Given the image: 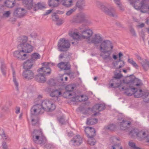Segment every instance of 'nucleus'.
<instances>
[{
  "instance_id": "obj_46",
  "label": "nucleus",
  "mask_w": 149,
  "mask_h": 149,
  "mask_svg": "<svg viewBox=\"0 0 149 149\" xmlns=\"http://www.w3.org/2000/svg\"><path fill=\"white\" fill-rule=\"evenodd\" d=\"M115 3L118 6L119 9L121 11H123L124 10V7L122 6L120 2V0H114Z\"/></svg>"
},
{
  "instance_id": "obj_15",
  "label": "nucleus",
  "mask_w": 149,
  "mask_h": 149,
  "mask_svg": "<svg viewBox=\"0 0 149 149\" xmlns=\"http://www.w3.org/2000/svg\"><path fill=\"white\" fill-rule=\"evenodd\" d=\"M110 82H111L110 86L112 88H116L119 87L120 89V88L123 87L121 85V81L120 79H117L113 78Z\"/></svg>"
},
{
  "instance_id": "obj_8",
  "label": "nucleus",
  "mask_w": 149,
  "mask_h": 149,
  "mask_svg": "<svg viewBox=\"0 0 149 149\" xmlns=\"http://www.w3.org/2000/svg\"><path fill=\"white\" fill-rule=\"evenodd\" d=\"M70 46V44L68 40L65 38H61L58 43V50L61 52H64L67 50Z\"/></svg>"
},
{
  "instance_id": "obj_22",
  "label": "nucleus",
  "mask_w": 149,
  "mask_h": 149,
  "mask_svg": "<svg viewBox=\"0 0 149 149\" xmlns=\"http://www.w3.org/2000/svg\"><path fill=\"white\" fill-rule=\"evenodd\" d=\"M33 65V62L30 59H28L23 63V67L26 70H28L32 68Z\"/></svg>"
},
{
  "instance_id": "obj_43",
  "label": "nucleus",
  "mask_w": 149,
  "mask_h": 149,
  "mask_svg": "<svg viewBox=\"0 0 149 149\" xmlns=\"http://www.w3.org/2000/svg\"><path fill=\"white\" fill-rule=\"evenodd\" d=\"M71 55V54L68 52H65V53L61 54H60L59 58L62 59L63 58L68 57L69 56Z\"/></svg>"
},
{
  "instance_id": "obj_25",
  "label": "nucleus",
  "mask_w": 149,
  "mask_h": 149,
  "mask_svg": "<svg viewBox=\"0 0 149 149\" xmlns=\"http://www.w3.org/2000/svg\"><path fill=\"white\" fill-rule=\"evenodd\" d=\"M33 0H23V4L28 9H31L33 7Z\"/></svg>"
},
{
  "instance_id": "obj_64",
  "label": "nucleus",
  "mask_w": 149,
  "mask_h": 149,
  "mask_svg": "<svg viewBox=\"0 0 149 149\" xmlns=\"http://www.w3.org/2000/svg\"><path fill=\"white\" fill-rule=\"evenodd\" d=\"M99 111H101L104 109L105 106L102 104H99Z\"/></svg>"
},
{
  "instance_id": "obj_42",
  "label": "nucleus",
  "mask_w": 149,
  "mask_h": 149,
  "mask_svg": "<svg viewBox=\"0 0 149 149\" xmlns=\"http://www.w3.org/2000/svg\"><path fill=\"white\" fill-rule=\"evenodd\" d=\"M138 131L139 130L137 129H133L130 132L129 134L133 138L136 136L137 137V134L138 133Z\"/></svg>"
},
{
  "instance_id": "obj_1",
  "label": "nucleus",
  "mask_w": 149,
  "mask_h": 149,
  "mask_svg": "<svg viewBox=\"0 0 149 149\" xmlns=\"http://www.w3.org/2000/svg\"><path fill=\"white\" fill-rule=\"evenodd\" d=\"M88 43H93L95 45L100 43L99 49L101 52L100 54V56L103 60L107 61L112 59L111 55L113 52V46L110 40H103V38L100 35L95 34L90 40H88Z\"/></svg>"
},
{
  "instance_id": "obj_21",
  "label": "nucleus",
  "mask_w": 149,
  "mask_h": 149,
  "mask_svg": "<svg viewBox=\"0 0 149 149\" xmlns=\"http://www.w3.org/2000/svg\"><path fill=\"white\" fill-rule=\"evenodd\" d=\"M13 76V81L15 86V88L17 91L19 90V83L16 78V74L15 71L13 66H11Z\"/></svg>"
},
{
  "instance_id": "obj_34",
  "label": "nucleus",
  "mask_w": 149,
  "mask_h": 149,
  "mask_svg": "<svg viewBox=\"0 0 149 149\" xmlns=\"http://www.w3.org/2000/svg\"><path fill=\"white\" fill-rule=\"evenodd\" d=\"M33 10L35 11L38 9H41L43 8H45V6L40 3H38L37 4L34 5L33 4Z\"/></svg>"
},
{
  "instance_id": "obj_11",
  "label": "nucleus",
  "mask_w": 149,
  "mask_h": 149,
  "mask_svg": "<svg viewBox=\"0 0 149 149\" xmlns=\"http://www.w3.org/2000/svg\"><path fill=\"white\" fill-rule=\"evenodd\" d=\"M134 86H130L126 87L125 86H124L120 88V91H123L124 90L125 94L128 96H130L134 94V91L135 90Z\"/></svg>"
},
{
  "instance_id": "obj_36",
  "label": "nucleus",
  "mask_w": 149,
  "mask_h": 149,
  "mask_svg": "<svg viewBox=\"0 0 149 149\" xmlns=\"http://www.w3.org/2000/svg\"><path fill=\"white\" fill-rule=\"evenodd\" d=\"M32 124L33 126H36L38 124L39 118L37 116H35L34 117L31 116Z\"/></svg>"
},
{
  "instance_id": "obj_37",
  "label": "nucleus",
  "mask_w": 149,
  "mask_h": 149,
  "mask_svg": "<svg viewBox=\"0 0 149 149\" xmlns=\"http://www.w3.org/2000/svg\"><path fill=\"white\" fill-rule=\"evenodd\" d=\"M51 1H53L52 3H51L50 2L49 3V5L52 7H56L58 6L59 4V0H54L52 1L50 0Z\"/></svg>"
},
{
  "instance_id": "obj_26",
  "label": "nucleus",
  "mask_w": 149,
  "mask_h": 149,
  "mask_svg": "<svg viewBox=\"0 0 149 149\" xmlns=\"http://www.w3.org/2000/svg\"><path fill=\"white\" fill-rule=\"evenodd\" d=\"M45 75L42 73H40L36 76V80L39 82H43L45 81V78L44 77Z\"/></svg>"
},
{
  "instance_id": "obj_31",
  "label": "nucleus",
  "mask_w": 149,
  "mask_h": 149,
  "mask_svg": "<svg viewBox=\"0 0 149 149\" xmlns=\"http://www.w3.org/2000/svg\"><path fill=\"white\" fill-rule=\"evenodd\" d=\"M97 122V120L95 118H89L87 119L86 124L87 125H93L96 123Z\"/></svg>"
},
{
  "instance_id": "obj_24",
  "label": "nucleus",
  "mask_w": 149,
  "mask_h": 149,
  "mask_svg": "<svg viewBox=\"0 0 149 149\" xmlns=\"http://www.w3.org/2000/svg\"><path fill=\"white\" fill-rule=\"evenodd\" d=\"M147 133L146 131L143 130L138 131L137 134V138L139 140H142L144 139H146Z\"/></svg>"
},
{
  "instance_id": "obj_59",
  "label": "nucleus",
  "mask_w": 149,
  "mask_h": 149,
  "mask_svg": "<svg viewBox=\"0 0 149 149\" xmlns=\"http://www.w3.org/2000/svg\"><path fill=\"white\" fill-rule=\"evenodd\" d=\"M130 31L132 36L134 37L136 36V34L134 29L132 27L131 28Z\"/></svg>"
},
{
  "instance_id": "obj_38",
  "label": "nucleus",
  "mask_w": 149,
  "mask_h": 149,
  "mask_svg": "<svg viewBox=\"0 0 149 149\" xmlns=\"http://www.w3.org/2000/svg\"><path fill=\"white\" fill-rule=\"evenodd\" d=\"M0 68L3 75L4 76H6V66L5 64L3 63H2L1 64Z\"/></svg>"
},
{
  "instance_id": "obj_6",
  "label": "nucleus",
  "mask_w": 149,
  "mask_h": 149,
  "mask_svg": "<svg viewBox=\"0 0 149 149\" xmlns=\"http://www.w3.org/2000/svg\"><path fill=\"white\" fill-rule=\"evenodd\" d=\"M124 83L126 85V87L129 86H138L141 84V80L135 77L134 76L132 75L126 77L123 80Z\"/></svg>"
},
{
  "instance_id": "obj_57",
  "label": "nucleus",
  "mask_w": 149,
  "mask_h": 149,
  "mask_svg": "<svg viewBox=\"0 0 149 149\" xmlns=\"http://www.w3.org/2000/svg\"><path fill=\"white\" fill-rule=\"evenodd\" d=\"M76 9V8H73L68 11L66 13V15L67 16H70L75 11Z\"/></svg>"
},
{
  "instance_id": "obj_52",
  "label": "nucleus",
  "mask_w": 149,
  "mask_h": 149,
  "mask_svg": "<svg viewBox=\"0 0 149 149\" xmlns=\"http://www.w3.org/2000/svg\"><path fill=\"white\" fill-rule=\"evenodd\" d=\"M70 92L66 91L63 94V97L65 98H69L70 97L72 96V94L70 93Z\"/></svg>"
},
{
  "instance_id": "obj_44",
  "label": "nucleus",
  "mask_w": 149,
  "mask_h": 149,
  "mask_svg": "<svg viewBox=\"0 0 149 149\" xmlns=\"http://www.w3.org/2000/svg\"><path fill=\"white\" fill-rule=\"evenodd\" d=\"M121 71H120L119 73H117L116 71L114 72V76L113 78L117 79H120L123 77V75L120 73Z\"/></svg>"
},
{
  "instance_id": "obj_33",
  "label": "nucleus",
  "mask_w": 149,
  "mask_h": 149,
  "mask_svg": "<svg viewBox=\"0 0 149 149\" xmlns=\"http://www.w3.org/2000/svg\"><path fill=\"white\" fill-rule=\"evenodd\" d=\"M40 55L39 54L37 53H34L31 54L30 59L34 62L37 59H40Z\"/></svg>"
},
{
  "instance_id": "obj_55",
  "label": "nucleus",
  "mask_w": 149,
  "mask_h": 149,
  "mask_svg": "<svg viewBox=\"0 0 149 149\" xmlns=\"http://www.w3.org/2000/svg\"><path fill=\"white\" fill-rule=\"evenodd\" d=\"M58 119L59 122L62 125L65 124V121L64 118L63 116L58 118Z\"/></svg>"
},
{
  "instance_id": "obj_27",
  "label": "nucleus",
  "mask_w": 149,
  "mask_h": 149,
  "mask_svg": "<svg viewBox=\"0 0 149 149\" xmlns=\"http://www.w3.org/2000/svg\"><path fill=\"white\" fill-rule=\"evenodd\" d=\"M142 90L141 89H139L138 88H135V90L134 91V94L135 97L139 98L142 97L143 95L142 93Z\"/></svg>"
},
{
  "instance_id": "obj_53",
  "label": "nucleus",
  "mask_w": 149,
  "mask_h": 149,
  "mask_svg": "<svg viewBox=\"0 0 149 149\" xmlns=\"http://www.w3.org/2000/svg\"><path fill=\"white\" fill-rule=\"evenodd\" d=\"M99 104H96L92 108L91 111L94 112H96L97 110L99 111Z\"/></svg>"
},
{
  "instance_id": "obj_7",
  "label": "nucleus",
  "mask_w": 149,
  "mask_h": 149,
  "mask_svg": "<svg viewBox=\"0 0 149 149\" xmlns=\"http://www.w3.org/2000/svg\"><path fill=\"white\" fill-rule=\"evenodd\" d=\"M146 2L144 1H142L141 3L139 0H136L134 2V7L137 10H140L143 13H145L148 10H149V6L146 4Z\"/></svg>"
},
{
  "instance_id": "obj_9",
  "label": "nucleus",
  "mask_w": 149,
  "mask_h": 149,
  "mask_svg": "<svg viewBox=\"0 0 149 149\" xmlns=\"http://www.w3.org/2000/svg\"><path fill=\"white\" fill-rule=\"evenodd\" d=\"M19 50L14 52L13 56L18 60L23 61L28 58V55L22 49H18Z\"/></svg>"
},
{
  "instance_id": "obj_10",
  "label": "nucleus",
  "mask_w": 149,
  "mask_h": 149,
  "mask_svg": "<svg viewBox=\"0 0 149 149\" xmlns=\"http://www.w3.org/2000/svg\"><path fill=\"white\" fill-rule=\"evenodd\" d=\"M87 18V15L81 13L74 16L72 19L73 22L76 23H81L84 22L85 18Z\"/></svg>"
},
{
  "instance_id": "obj_12",
  "label": "nucleus",
  "mask_w": 149,
  "mask_h": 149,
  "mask_svg": "<svg viewBox=\"0 0 149 149\" xmlns=\"http://www.w3.org/2000/svg\"><path fill=\"white\" fill-rule=\"evenodd\" d=\"M18 49H22L26 54L31 52L33 50V47L28 43L23 44H19L17 47Z\"/></svg>"
},
{
  "instance_id": "obj_19",
  "label": "nucleus",
  "mask_w": 149,
  "mask_h": 149,
  "mask_svg": "<svg viewBox=\"0 0 149 149\" xmlns=\"http://www.w3.org/2000/svg\"><path fill=\"white\" fill-rule=\"evenodd\" d=\"M57 66L61 70H68L70 69V65L68 62H61L57 65Z\"/></svg>"
},
{
  "instance_id": "obj_29",
  "label": "nucleus",
  "mask_w": 149,
  "mask_h": 149,
  "mask_svg": "<svg viewBox=\"0 0 149 149\" xmlns=\"http://www.w3.org/2000/svg\"><path fill=\"white\" fill-rule=\"evenodd\" d=\"M6 6L9 8L13 7L15 4V0H6L4 3Z\"/></svg>"
},
{
  "instance_id": "obj_60",
  "label": "nucleus",
  "mask_w": 149,
  "mask_h": 149,
  "mask_svg": "<svg viewBox=\"0 0 149 149\" xmlns=\"http://www.w3.org/2000/svg\"><path fill=\"white\" fill-rule=\"evenodd\" d=\"M143 101L146 102H149V93L146 94L145 97L143 98Z\"/></svg>"
},
{
  "instance_id": "obj_3",
  "label": "nucleus",
  "mask_w": 149,
  "mask_h": 149,
  "mask_svg": "<svg viewBox=\"0 0 149 149\" xmlns=\"http://www.w3.org/2000/svg\"><path fill=\"white\" fill-rule=\"evenodd\" d=\"M79 29L81 30L80 35L78 33L70 31L69 33V36L74 39L77 40L81 38L86 39L87 42L88 43V40H90V38L93 34V31L90 29H84L81 27H79Z\"/></svg>"
},
{
  "instance_id": "obj_40",
  "label": "nucleus",
  "mask_w": 149,
  "mask_h": 149,
  "mask_svg": "<svg viewBox=\"0 0 149 149\" xmlns=\"http://www.w3.org/2000/svg\"><path fill=\"white\" fill-rule=\"evenodd\" d=\"M128 62L131 64L132 66L136 69H138L139 66L136 63L132 58H128Z\"/></svg>"
},
{
  "instance_id": "obj_56",
  "label": "nucleus",
  "mask_w": 149,
  "mask_h": 149,
  "mask_svg": "<svg viewBox=\"0 0 149 149\" xmlns=\"http://www.w3.org/2000/svg\"><path fill=\"white\" fill-rule=\"evenodd\" d=\"M52 18L53 21H57L59 19L58 16L56 15V13H54L52 15Z\"/></svg>"
},
{
  "instance_id": "obj_45",
  "label": "nucleus",
  "mask_w": 149,
  "mask_h": 149,
  "mask_svg": "<svg viewBox=\"0 0 149 149\" xmlns=\"http://www.w3.org/2000/svg\"><path fill=\"white\" fill-rule=\"evenodd\" d=\"M95 140L93 138V137L88 138V143L91 146L94 145L96 143Z\"/></svg>"
},
{
  "instance_id": "obj_49",
  "label": "nucleus",
  "mask_w": 149,
  "mask_h": 149,
  "mask_svg": "<svg viewBox=\"0 0 149 149\" xmlns=\"http://www.w3.org/2000/svg\"><path fill=\"white\" fill-rule=\"evenodd\" d=\"M11 12L10 11H4L3 13L2 17L4 18H7L9 17L10 15Z\"/></svg>"
},
{
  "instance_id": "obj_16",
  "label": "nucleus",
  "mask_w": 149,
  "mask_h": 149,
  "mask_svg": "<svg viewBox=\"0 0 149 149\" xmlns=\"http://www.w3.org/2000/svg\"><path fill=\"white\" fill-rule=\"evenodd\" d=\"M25 13V11L24 8H17L15 9L14 13V16L18 17L23 16Z\"/></svg>"
},
{
  "instance_id": "obj_28",
  "label": "nucleus",
  "mask_w": 149,
  "mask_h": 149,
  "mask_svg": "<svg viewBox=\"0 0 149 149\" xmlns=\"http://www.w3.org/2000/svg\"><path fill=\"white\" fill-rule=\"evenodd\" d=\"M73 0H61L62 4L66 7H70L73 5Z\"/></svg>"
},
{
  "instance_id": "obj_39",
  "label": "nucleus",
  "mask_w": 149,
  "mask_h": 149,
  "mask_svg": "<svg viewBox=\"0 0 149 149\" xmlns=\"http://www.w3.org/2000/svg\"><path fill=\"white\" fill-rule=\"evenodd\" d=\"M1 135L3 140L8 142H10L11 141L10 138L8 135L5 134L4 131L3 132Z\"/></svg>"
},
{
  "instance_id": "obj_63",
  "label": "nucleus",
  "mask_w": 149,
  "mask_h": 149,
  "mask_svg": "<svg viewBox=\"0 0 149 149\" xmlns=\"http://www.w3.org/2000/svg\"><path fill=\"white\" fill-rule=\"evenodd\" d=\"M44 145L45 149H51L52 145L50 144L47 143V142Z\"/></svg>"
},
{
  "instance_id": "obj_51",
  "label": "nucleus",
  "mask_w": 149,
  "mask_h": 149,
  "mask_svg": "<svg viewBox=\"0 0 149 149\" xmlns=\"http://www.w3.org/2000/svg\"><path fill=\"white\" fill-rule=\"evenodd\" d=\"M68 79V77L63 74L60 76L59 79L63 83H65V82L67 81Z\"/></svg>"
},
{
  "instance_id": "obj_17",
  "label": "nucleus",
  "mask_w": 149,
  "mask_h": 149,
  "mask_svg": "<svg viewBox=\"0 0 149 149\" xmlns=\"http://www.w3.org/2000/svg\"><path fill=\"white\" fill-rule=\"evenodd\" d=\"M74 146H79L82 143V139L80 135H78L75 136L71 140Z\"/></svg>"
},
{
  "instance_id": "obj_20",
  "label": "nucleus",
  "mask_w": 149,
  "mask_h": 149,
  "mask_svg": "<svg viewBox=\"0 0 149 149\" xmlns=\"http://www.w3.org/2000/svg\"><path fill=\"white\" fill-rule=\"evenodd\" d=\"M130 122L123 120L122 122L120 123V129L122 130H125L130 127Z\"/></svg>"
},
{
  "instance_id": "obj_13",
  "label": "nucleus",
  "mask_w": 149,
  "mask_h": 149,
  "mask_svg": "<svg viewBox=\"0 0 149 149\" xmlns=\"http://www.w3.org/2000/svg\"><path fill=\"white\" fill-rule=\"evenodd\" d=\"M22 76L24 79L30 80L34 78V74L31 70H26L23 72Z\"/></svg>"
},
{
  "instance_id": "obj_61",
  "label": "nucleus",
  "mask_w": 149,
  "mask_h": 149,
  "mask_svg": "<svg viewBox=\"0 0 149 149\" xmlns=\"http://www.w3.org/2000/svg\"><path fill=\"white\" fill-rule=\"evenodd\" d=\"M112 149H122V147L120 146L119 144L116 145H114L112 146Z\"/></svg>"
},
{
  "instance_id": "obj_58",
  "label": "nucleus",
  "mask_w": 149,
  "mask_h": 149,
  "mask_svg": "<svg viewBox=\"0 0 149 149\" xmlns=\"http://www.w3.org/2000/svg\"><path fill=\"white\" fill-rule=\"evenodd\" d=\"M47 83L49 85L51 86H54L55 84L54 80L52 79H51L48 81Z\"/></svg>"
},
{
  "instance_id": "obj_5",
  "label": "nucleus",
  "mask_w": 149,
  "mask_h": 149,
  "mask_svg": "<svg viewBox=\"0 0 149 149\" xmlns=\"http://www.w3.org/2000/svg\"><path fill=\"white\" fill-rule=\"evenodd\" d=\"M97 5L98 7L106 14L112 17L117 16L115 10L112 7L108 8L103 3L99 2L97 3Z\"/></svg>"
},
{
  "instance_id": "obj_48",
  "label": "nucleus",
  "mask_w": 149,
  "mask_h": 149,
  "mask_svg": "<svg viewBox=\"0 0 149 149\" xmlns=\"http://www.w3.org/2000/svg\"><path fill=\"white\" fill-rule=\"evenodd\" d=\"M129 145L132 148V149H142L140 147L137 146L135 143L131 142H129Z\"/></svg>"
},
{
  "instance_id": "obj_23",
  "label": "nucleus",
  "mask_w": 149,
  "mask_h": 149,
  "mask_svg": "<svg viewBox=\"0 0 149 149\" xmlns=\"http://www.w3.org/2000/svg\"><path fill=\"white\" fill-rule=\"evenodd\" d=\"M38 72H42V74L44 75L47 74H49L51 73V70L49 67V66H44L39 69L38 70Z\"/></svg>"
},
{
  "instance_id": "obj_4",
  "label": "nucleus",
  "mask_w": 149,
  "mask_h": 149,
  "mask_svg": "<svg viewBox=\"0 0 149 149\" xmlns=\"http://www.w3.org/2000/svg\"><path fill=\"white\" fill-rule=\"evenodd\" d=\"M32 136L33 142L41 146L44 145L47 142V140L41 130H34L32 133Z\"/></svg>"
},
{
  "instance_id": "obj_30",
  "label": "nucleus",
  "mask_w": 149,
  "mask_h": 149,
  "mask_svg": "<svg viewBox=\"0 0 149 149\" xmlns=\"http://www.w3.org/2000/svg\"><path fill=\"white\" fill-rule=\"evenodd\" d=\"M116 129V126L113 124H110L107 125L105 126L104 127V129L105 130L109 131H113L115 130Z\"/></svg>"
},
{
  "instance_id": "obj_14",
  "label": "nucleus",
  "mask_w": 149,
  "mask_h": 149,
  "mask_svg": "<svg viewBox=\"0 0 149 149\" xmlns=\"http://www.w3.org/2000/svg\"><path fill=\"white\" fill-rule=\"evenodd\" d=\"M85 132L88 138L93 137L96 135L95 129L91 127H87L85 129Z\"/></svg>"
},
{
  "instance_id": "obj_18",
  "label": "nucleus",
  "mask_w": 149,
  "mask_h": 149,
  "mask_svg": "<svg viewBox=\"0 0 149 149\" xmlns=\"http://www.w3.org/2000/svg\"><path fill=\"white\" fill-rule=\"evenodd\" d=\"M62 94V93L59 90L57 89H52L51 90L50 95L51 97H54L57 100L59 95Z\"/></svg>"
},
{
  "instance_id": "obj_47",
  "label": "nucleus",
  "mask_w": 149,
  "mask_h": 149,
  "mask_svg": "<svg viewBox=\"0 0 149 149\" xmlns=\"http://www.w3.org/2000/svg\"><path fill=\"white\" fill-rule=\"evenodd\" d=\"M147 62H149L146 60H143L141 62V63L143 68L145 70L147 71L148 70Z\"/></svg>"
},
{
  "instance_id": "obj_41",
  "label": "nucleus",
  "mask_w": 149,
  "mask_h": 149,
  "mask_svg": "<svg viewBox=\"0 0 149 149\" xmlns=\"http://www.w3.org/2000/svg\"><path fill=\"white\" fill-rule=\"evenodd\" d=\"M76 85L74 84H70L65 87L66 91H72L76 87Z\"/></svg>"
},
{
  "instance_id": "obj_50",
  "label": "nucleus",
  "mask_w": 149,
  "mask_h": 149,
  "mask_svg": "<svg viewBox=\"0 0 149 149\" xmlns=\"http://www.w3.org/2000/svg\"><path fill=\"white\" fill-rule=\"evenodd\" d=\"M83 97L82 95L77 96L74 97L75 101L76 102H82L85 100V99H82Z\"/></svg>"
},
{
  "instance_id": "obj_54",
  "label": "nucleus",
  "mask_w": 149,
  "mask_h": 149,
  "mask_svg": "<svg viewBox=\"0 0 149 149\" xmlns=\"http://www.w3.org/2000/svg\"><path fill=\"white\" fill-rule=\"evenodd\" d=\"M88 17V15H87V18H85V19L84 21V22L85 23L86 25V26H89L92 24V22L91 20L87 19Z\"/></svg>"
},
{
  "instance_id": "obj_32",
  "label": "nucleus",
  "mask_w": 149,
  "mask_h": 149,
  "mask_svg": "<svg viewBox=\"0 0 149 149\" xmlns=\"http://www.w3.org/2000/svg\"><path fill=\"white\" fill-rule=\"evenodd\" d=\"M76 6L80 9H82L85 6L84 0H78L76 3Z\"/></svg>"
},
{
  "instance_id": "obj_62",
  "label": "nucleus",
  "mask_w": 149,
  "mask_h": 149,
  "mask_svg": "<svg viewBox=\"0 0 149 149\" xmlns=\"http://www.w3.org/2000/svg\"><path fill=\"white\" fill-rule=\"evenodd\" d=\"M123 62V64L119 65L118 69H120V68H121L122 67H123L124 66V65H125L124 62L121 59V58H119V59L118 60V61H117V62L118 63L119 62Z\"/></svg>"
},
{
  "instance_id": "obj_2",
  "label": "nucleus",
  "mask_w": 149,
  "mask_h": 149,
  "mask_svg": "<svg viewBox=\"0 0 149 149\" xmlns=\"http://www.w3.org/2000/svg\"><path fill=\"white\" fill-rule=\"evenodd\" d=\"M56 108L54 104L49 101L44 100L41 104H37L33 106L31 109L32 115H37L43 113L45 111L51 112Z\"/></svg>"
},
{
  "instance_id": "obj_35",
  "label": "nucleus",
  "mask_w": 149,
  "mask_h": 149,
  "mask_svg": "<svg viewBox=\"0 0 149 149\" xmlns=\"http://www.w3.org/2000/svg\"><path fill=\"white\" fill-rule=\"evenodd\" d=\"M19 40H20V43L19 44H23L24 45L26 44L28 40V37L26 36H23L19 37Z\"/></svg>"
}]
</instances>
